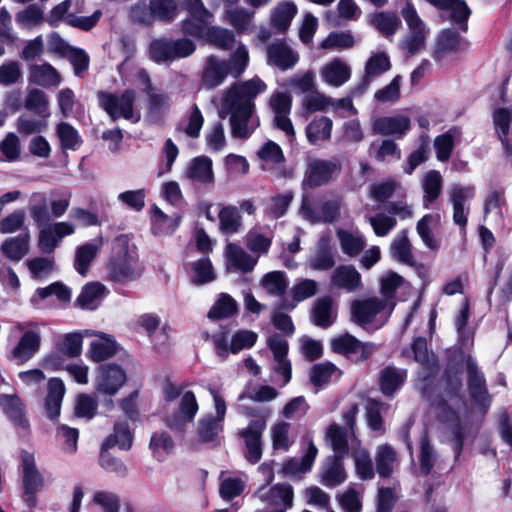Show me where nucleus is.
I'll list each match as a JSON object with an SVG mask.
<instances>
[{
    "label": "nucleus",
    "mask_w": 512,
    "mask_h": 512,
    "mask_svg": "<svg viewBox=\"0 0 512 512\" xmlns=\"http://www.w3.org/2000/svg\"><path fill=\"white\" fill-rule=\"evenodd\" d=\"M266 84L257 76L234 84L223 100L220 117L230 114L231 134L234 138L247 139L255 127L249 128L254 111V99L266 90Z\"/></svg>",
    "instance_id": "1"
},
{
    "label": "nucleus",
    "mask_w": 512,
    "mask_h": 512,
    "mask_svg": "<svg viewBox=\"0 0 512 512\" xmlns=\"http://www.w3.org/2000/svg\"><path fill=\"white\" fill-rule=\"evenodd\" d=\"M127 235H118L112 246V253L107 265L108 275L114 282L125 283L137 280L142 273L134 247H130Z\"/></svg>",
    "instance_id": "2"
},
{
    "label": "nucleus",
    "mask_w": 512,
    "mask_h": 512,
    "mask_svg": "<svg viewBox=\"0 0 512 512\" xmlns=\"http://www.w3.org/2000/svg\"><path fill=\"white\" fill-rule=\"evenodd\" d=\"M387 311H389L387 301H382L381 298L354 300L351 303V320L362 328L374 324V327L379 329L390 317H386Z\"/></svg>",
    "instance_id": "3"
},
{
    "label": "nucleus",
    "mask_w": 512,
    "mask_h": 512,
    "mask_svg": "<svg viewBox=\"0 0 512 512\" xmlns=\"http://www.w3.org/2000/svg\"><path fill=\"white\" fill-rule=\"evenodd\" d=\"M182 5L188 15L180 22L181 32L203 39L211 27L213 15L205 8L202 0H183Z\"/></svg>",
    "instance_id": "4"
},
{
    "label": "nucleus",
    "mask_w": 512,
    "mask_h": 512,
    "mask_svg": "<svg viewBox=\"0 0 512 512\" xmlns=\"http://www.w3.org/2000/svg\"><path fill=\"white\" fill-rule=\"evenodd\" d=\"M196 50V44L189 38H170L155 39L150 43V57L156 63L173 61L186 58L192 55Z\"/></svg>",
    "instance_id": "5"
},
{
    "label": "nucleus",
    "mask_w": 512,
    "mask_h": 512,
    "mask_svg": "<svg viewBox=\"0 0 512 512\" xmlns=\"http://www.w3.org/2000/svg\"><path fill=\"white\" fill-rule=\"evenodd\" d=\"M471 43L453 28H446L439 32L436 38L432 57L440 63L448 57L458 58L468 52Z\"/></svg>",
    "instance_id": "6"
},
{
    "label": "nucleus",
    "mask_w": 512,
    "mask_h": 512,
    "mask_svg": "<svg viewBox=\"0 0 512 512\" xmlns=\"http://www.w3.org/2000/svg\"><path fill=\"white\" fill-rule=\"evenodd\" d=\"M411 348L414 360L421 366L418 380L422 383V392L427 393L440 370L438 358L434 353L428 352L427 341L424 337L415 338Z\"/></svg>",
    "instance_id": "7"
},
{
    "label": "nucleus",
    "mask_w": 512,
    "mask_h": 512,
    "mask_svg": "<svg viewBox=\"0 0 512 512\" xmlns=\"http://www.w3.org/2000/svg\"><path fill=\"white\" fill-rule=\"evenodd\" d=\"M100 106L111 117L117 120L121 117L132 120L134 117V102L136 93L132 89L125 90L120 96L105 91L98 92Z\"/></svg>",
    "instance_id": "8"
},
{
    "label": "nucleus",
    "mask_w": 512,
    "mask_h": 512,
    "mask_svg": "<svg viewBox=\"0 0 512 512\" xmlns=\"http://www.w3.org/2000/svg\"><path fill=\"white\" fill-rule=\"evenodd\" d=\"M330 347L333 352L359 363L366 361L374 352L375 344L362 342L350 333H344L331 339Z\"/></svg>",
    "instance_id": "9"
},
{
    "label": "nucleus",
    "mask_w": 512,
    "mask_h": 512,
    "mask_svg": "<svg viewBox=\"0 0 512 512\" xmlns=\"http://www.w3.org/2000/svg\"><path fill=\"white\" fill-rule=\"evenodd\" d=\"M342 200L339 197L323 200L317 207H312L307 197H303L300 213L312 224H333L341 217Z\"/></svg>",
    "instance_id": "10"
},
{
    "label": "nucleus",
    "mask_w": 512,
    "mask_h": 512,
    "mask_svg": "<svg viewBox=\"0 0 512 512\" xmlns=\"http://www.w3.org/2000/svg\"><path fill=\"white\" fill-rule=\"evenodd\" d=\"M23 500L30 507H35L36 493L44 486V478L38 471L34 456L26 451L21 455Z\"/></svg>",
    "instance_id": "11"
},
{
    "label": "nucleus",
    "mask_w": 512,
    "mask_h": 512,
    "mask_svg": "<svg viewBox=\"0 0 512 512\" xmlns=\"http://www.w3.org/2000/svg\"><path fill=\"white\" fill-rule=\"evenodd\" d=\"M340 171L341 164L337 160L310 159L307 162L302 185L309 189L323 186Z\"/></svg>",
    "instance_id": "12"
},
{
    "label": "nucleus",
    "mask_w": 512,
    "mask_h": 512,
    "mask_svg": "<svg viewBox=\"0 0 512 512\" xmlns=\"http://www.w3.org/2000/svg\"><path fill=\"white\" fill-rule=\"evenodd\" d=\"M126 373L122 367L115 363L102 364L97 369L94 381L97 393L114 396L126 382Z\"/></svg>",
    "instance_id": "13"
},
{
    "label": "nucleus",
    "mask_w": 512,
    "mask_h": 512,
    "mask_svg": "<svg viewBox=\"0 0 512 512\" xmlns=\"http://www.w3.org/2000/svg\"><path fill=\"white\" fill-rule=\"evenodd\" d=\"M467 372V386L471 399L480 406L488 407L491 397L488 393L484 373L480 370L476 360L471 356L465 357Z\"/></svg>",
    "instance_id": "14"
},
{
    "label": "nucleus",
    "mask_w": 512,
    "mask_h": 512,
    "mask_svg": "<svg viewBox=\"0 0 512 512\" xmlns=\"http://www.w3.org/2000/svg\"><path fill=\"white\" fill-rule=\"evenodd\" d=\"M269 106L274 114V126L285 132L288 137H294L295 131L289 118L292 108V96L288 92H274L269 99Z\"/></svg>",
    "instance_id": "15"
},
{
    "label": "nucleus",
    "mask_w": 512,
    "mask_h": 512,
    "mask_svg": "<svg viewBox=\"0 0 512 512\" xmlns=\"http://www.w3.org/2000/svg\"><path fill=\"white\" fill-rule=\"evenodd\" d=\"M199 406L192 391L183 394L178 410L168 415L165 419L166 425L173 431L183 433L186 426L193 422Z\"/></svg>",
    "instance_id": "16"
},
{
    "label": "nucleus",
    "mask_w": 512,
    "mask_h": 512,
    "mask_svg": "<svg viewBox=\"0 0 512 512\" xmlns=\"http://www.w3.org/2000/svg\"><path fill=\"white\" fill-rule=\"evenodd\" d=\"M75 227L70 222H55L41 227L38 236V248L43 254H52L65 236L72 235Z\"/></svg>",
    "instance_id": "17"
},
{
    "label": "nucleus",
    "mask_w": 512,
    "mask_h": 512,
    "mask_svg": "<svg viewBox=\"0 0 512 512\" xmlns=\"http://www.w3.org/2000/svg\"><path fill=\"white\" fill-rule=\"evenodd\" d=\"M264 423L249 422L248 426L239 431V436L243 438L246 452L245 459L250 464L258 463L263 454V441L262 436L264 433Z\"/></svg>",
    "instance_id": "18"
},
{
    "label": "nucleus",
    "mask_w": 512,
    "mask_h": 512,
    "mask_svg": "<svg viewBox=\"0 0 512 512\" xmlns=\"http://www.w3.org/2000/svg\"><path fill=\"white\" fill-rule=\"evenodd\" d=\"M307 449L302 458L291 457L283 462L278 471L283 477L300 478L301 474L309 472L318 454V449L311 438H307Z\"/></svg>",
    "instance_id": "19"
},
{
    "label": "nucleus",
    "mask_w": 512,
    "mask_h": 512,
    "mask_svg": "<svg viewBox=\"0 0 512 512\" xmlns=\"http://www.w3.org/2000/svg\"><path fill=\"white\" fill-rule=\"evenodd\" d=\"M41 333L38 329L25 331L10 352V359L22 365L32 359L40 350Z\"/></svg>",
    "instance_id": "20"
},
{
    "label": "nucleus",
    "mask_w": 512,
    "mask_h": 512,
    "mask_svg": "<svg viewBox=\"0 0 512 512\" xmlns=\"http://www.w3.org/2000/svg\"><path fill=\"white\" fill-rule=\"evenodd\" d=\"M267 63L282 71L293 68L299 61V55L285 40H277L270 43L266 48Z\"/></svg>",
    "instance_id": "21"
},
{
    "label": "nucleus",
    "mask_w": 512,
    "mask_h": 512,
    "mask_svg": "<svg viewBox=\"0 0 512 512\" xmlns=\"http://www.w3.org/2000/svg\"><path fill=\"white\" fill-rule=\"evenodd\" d=\"M474 195L475 189L472 186L453 185L449 192V200L453 206V221L461 229H465L468 222L469 207L465 208V202Z\"/></svg>",
    "instance_id": "22"
},
{
    "label": "nucleus",
    "mask_w": 512,
    "mask_h": 512,
    "mask_svg": "<svg viewBox=\"0 0 512 512\" xmlns=\"http://www.w3.org/2000/svg\"><path fill=\"white\" fill-rule=\"evenodd\" d=\"M410 129V118L401 114L379 117L373 122L372 126L374 134L394 136L396 139L403 138Z\"/></svg>",
    "instance_id": "23"
},
{
    "label": "nucleus",
    "mask_w": 512,
    "mask_h": 512,
    "mask_svg": "<svg viewBox=\"0 0 512 512\" xmlns=\"http://www.w3.org/2000/svg\"><path fill=\"white\" fill-rule=\"evenodd\" d=\"M256 494L263 502H268L273 506L281 505V509H285V511L293 506V487L288 483H278L271 486L269 489L265 486H261Z\"/></svg>",
    "instance_id": "24"
},
{
    "label": "nucleus",
    "mask_w": 512,
    "mask_h": 512,
    "mask_svg": "<svg viewBox=\"0 0 512 512\" xmlns=\"http://www.w3.org/2000/svg\"><path fill=\"white\" fill-rule=\"evenodd\" d=\"M439 10L449 11L450 19L459 26L460 31H468V19L471 15V9L465 0H425Z\"/></svg>",
    "instance_id": "25"
},
{
    "label": "nucleus",
    "mask_w": 512,
    "mask_h": 512,
    "mask_svg": "<svg viewBox=\"0 0 512 512\" xmlns=\"http://www.w3.org/2000/svg\"><path fill=\"white\" fill-rule=\"evenodd\" d=\"M228 73L224 60L215 55L206 58L201 74V85L205 89H214L221 85Z\"/></svg>",
    "instance_id": "26"
},
{
    "label": "nucleus",
    "mask_w": 512,
    "mask_h": 512,
    "mask_svg": "<svg viewBox=\"0 0 512 512\" xmlns=\"http://www.w3.org/2000/svg\"><path fill=\"white\" fill-rule=\"evenodd\" d=\"M330 242L329 236L319 238L316 251L308 260V265L311 269L316 271H328L335 266V253Z\"/></svg>",
    "instance_id": "27"
},
{
    "label": "nucleus",
    "mask_w": 512,
    "mask_h": 512,
    "mask_svg": "<svg viewBox=\"0 0 512 512\" xmlns=\"http://www.w3.org/2000/svg\"><path fill=\"white\" fill-rule=\"evenodd\" d=\"M343 459L336 456H328L322 464L320 482L329 488H334L346 480V472Z\"/></svg>",
    "instance_id": "28"
},
{
    "label": "nucleus",
    "mask_w": 512,
    "mask_h": 512,
    "mask_svg": "<svg viewBox=\"0 0 512 512\" xmlns=\"http://www.w3.org/2000/svg\"><path fill=\"white\" fill-rule=\"evenodd\" d=\"M147 95V115L153 120H159L166 114L171 107V97L165 93L160 92L152 86L150 80L147 79V86L144 89Z\"/></svg>",
    "instance_id": "29"
},
{
    "label": "nucleus",
    "mask_w": 512,
    "mask_h": 512,
    "mask_svg": "<svg viewBox=\"0 0 512 512\" xmlns=\"http://www.w3.org/2000/svg\"><path fill=\"white\" fill-rule=\"evenodd\" d=\"M407 379V370L395 366H386L380 371V391L386 397H393Z\"/></svg>",
    "instance_id": "30"
},
{
    "label": "nucleus",
    "mask_w": 512,
    "mask_h": 512,
    "mask_svg": "<svg viewBox=\"0 0 512 512\" xmlns=\"http://www.w3.org/2000/svg\"><path fill=\"white\" fill-rule=\"evenodd\" d=\"M336 237L341 251L350 258L359 256L367 245L365 236L358 230L350 231L339 228L336 230Z\"/></svg>",
    "instance_id": "31"
},
{
    "label": "nucleus",
    "mask_w": 512,
    "mask_h": 512,
    "mask_svg": "<svg viewBox=\"0 0 512 512\" xmlns=\"http://www.w3.org/2000/svg\"><path fill=\"white\" fill-rule=\"evenodd\" d=\"M64 394L63 381L60 378H51L48 382V393L44 403L45 414L51 421H56L60 416Z\"/></svg>",
    "instance_id": "32"
},
{
    "label": "nucleus",
    "mask_w": 512,
    "mask_h": 512,
    "mask_svg": "<svg viewBox=\"0 0 512 512\" xmlns=\"http://www.w3.org/2000/svg\"><path fill=\"white\" fill-rule=\"evenodd\" d=\"M223 431V423L211 414L205 415L198 420L197 437L201 443L211 444L213 447L220 446V433Z\"/></svg>",
    "instance_id": "33"
},
{
    "label": "nucleus",
    "mask_w": 512,
    "mask_h": 512,
    "mask_svg": "<svg viewBox=\"0 0 512 512\" xmlns=\"http://www.w3.org/2000/svg\"><path fill=\"white\" fill-rule=\"evenodd\" d=\"M219 207L218 220L219 231L223 235H233L238 233L242 227V216L238 207L234 205L217 204Z\"/></svg>",
    "instance_id": "34"
},
{
    "label": "nucleus",
    "mask_w": 512,
    "mask_h": 512,
    "mask_svg": "<svg viewBox=\"0 0 512 512\" xmlns=\"http://www.w3.org/2000/svg\"><path fill=\"white\" fill-rule=\"evenodd\" d=\"M368 23L386 38H391L402 27L400 18L391 11L369 14Z\"/></svg>",
    "instance_id": "35"
},
{
    "label": "nucleus",
    "mask_w": 512,
    "mask_h": 512,
    "mask_svg": "<svg viewBox=\"0 0 512 512\" xmlns=\"http://www.w3.org/2000/svg\"><path fill=\"white\" fill-rule=\"evenodd\" d=\"M331 284L353 292L361 286V275L353 265H340L331 274Z\"/></svg>",
    "instance_id": "36"
},
{
    "label": "nucleus",
    "mask_w": 512,
    "mask_h": 512,
    "mask_svg": "<svg viewBox=\"0 0 512 512\" xmlns=\"http://www.w3.org/2000/svg\"><path fill=\"white\" fill-rule=\"evenodd\" d=\"M107 294L106 287L99 282L87 283L78 295L75 305L84 310L97 309Z\"/></svg>",
    "instance_id": "37"
},
{
    "label": "nucleus",
    "mask_w": 512,
    "mask_h": 512,
    "mask_svg": "<svg viewBox=\"0 0 512 512\" xmlns=\"http://www.w3.org/2000/svg\"><path fill=\"white\" fill-rule=\"evenodd\" d=\"M439 407L444 415L441 416L443 421H455L451 427L452 432V449L457 460L461 455L464 439L466 435L465 426L459 421L457 413L451 409L445 401L439 403Z\"/></svg>",
    "instance_id": "38"
},
{
    "label": "nucleus",
    "mask_w": 512,
    "mask_h": 512,
    "mask_svg": "<svg viewBox=\"0 0 512 512\" xmlns=\"http://www.w3.org/2000/svg\"><path fill=\"white\" fill-rule=\"evenodd\" d=\"M225 254L228 266L243 273L251 272L257 263V258L249 255L240 245L235 243L227 244Z\"/></svg>",
    "instance_id": "39"
},
{
    "label": "nucleus",
    "mask_w": 512,
    "mask_h": 512,
    "mask_svg": "<svg viewBox=\"0 0 512 512\" xmlns=\"http://www.w3.org/2000/svg\"><path fill=\"white\" fill-rule=\"evenodd\" d=\"M0 406L7 417L17 426L23 429L29 427L25 417V409L21 399L17 395H0Z\"/></svg>",
    "instance_id": "40"
},
{
    "label": "nucleus",
    "mask_w": 512,
    "mask_h": 512,
    "mask_svg": "<svg viewBox=\"0 0 512 512\" xmlns=\"http://www.w3.org/2000/svg\"><path fill=\"white\" fill-rule=\"evenodd\" d=\"M102 246V238L98 241L87 242L78 246L75 251L74 268L82 276H85L92 261L96 258Z\"/></svg>",
    "instance_id": "41"
},
{
    "label": "nucleus",
    "mask_w": 512,
    "mask_h": 512,
    "mask_svg": "<svg viewBox=\"0 0 512 512\" xmlns=\"http://www.w3.org/2000/svg\"><path fill=\"white\" fill-rule=\"evenodd\" d=\"M336 319V313L333 310V299L331 296L318 298L312 308L311 320L321 328L330 327Z\"/></svg>",
    "instance_id": "42"
},
{
    "label": "nucleus",
    "mask_w": 512,
    "mask_h": 512,
    "mask_svg": "<svg viewBox=\"0 0 512 512\" xmlns=\"http://www.w3.org/2000/svg\"><path fill=\"white\" fill-rule=\"evenodd\" d=\"M321 76L327 84L339 87L350 79L351 69L344 61L336 58L322 69Z\"/></svg>",
    "instance_id": "43"
},
{
    "label": "nucleus",
    "mask_w": 512,
    "mask_h": 512,
    "mask_svg": "<svg viewBox=\"0 0 512 512\" xmlns=\"http://www.w3.org/2000/svg\"><path fill=\"white\" fill-rule=\"evenodd\" d=\"M333 121L326 116L315 117L306 127V137L311 145H319L331 138Z\"/></svg>",
    "instance_id": "44"
},
{
    "label": "nucleus",
    "mask_w": 512,
    "mask_h": 512,
    "mask_svg": "<svg viewBox=\"0 0 512 512\" xmlns=\"http://www.w3.org/2000/svg\"><path fill=\"white\" fill-rule=\"evenodd\" d=\"M398 457L395 449L390 444L379 445L375 452V465L378 475L389 478L394 471V465Z\"/></svg>",
    "instance_id": "45"
},
{
    "label": "nucleus",
    "mask_w": 512,
    "mask_h": 512,
    "mask_svg": "<svg viewBox=\"0 0 512 512\" xmlns=\"http://www.w3.org/2000/svg\"><path fill=\"white\" fill-rule=\"evenodd\" d=\"M423 190V206L429 208L441 194L443 187V178L439 171L430 170L422 179L421 182Z\"/></svg>",
    "instance_id": "46"
},
{
    "label": "nucleus",
    "mask_w": 512,
    "mask_h": 512,
    "mask_svg": "<svg viewBox=\"0 0 512 512\" xmlns=\"http://www.w3.org/2000/svg\"><path fill=\"white\" fill-rule=\"evenodd\" d=\"M29 233L7 238L1 245L4 256L12 261H20L29 251Z\"/></svg>",
    "instance_id": "47"
},
{
    "label": "nucleus",
    "mask_w": 512,
    "mask_h": 512,
    "mask_svg": "<svg viewBox=\"0 0 512 512\" xmlns=\"http://www.w3.org/2000/svg\"><path fill=\"white\" fill-rule=\"evenodd\" d=\"M186 175L189 179L199 183H213L214 175L211 159L206 156L194 158L187 168Z\"/></svg>",
    "instance_id": "48"
},
{
    "label": "nucleus",
    "mask_w": 512,
    "mask_h": 512,
    "mask_svg": "<svg viewBox=\"0 0 512 512\" xmlns=\"http://www.w3.org/2000/svg\"><path fill=\"white\" fill-rule=\"evenodd\" d=\"M29 82L43 86H56L60 83L61 77L57 70L50 64L32 65L29 70Z\"/></svg>",
    "instance_id": "49"
},
{
    "label": "nucleus",
    "mask_w": 512,
    "mask_h": 512,
    "mask_svg": "<svg viewBox=\"0 0 512 512\" xmlns=\"http://www.w3.org/2000/svg\"><path fill=\"white\" fill-rule=\"evenodd\" d=\"M326 438L329 440L334 455L345 458L349 454L348 430L336 423L331 424L326 431Z\"/></svg>",
    "instance_id": "50"
},
{
    "label": "nucleus",
    "mask_w": 512,
    "mask_h": 512,
    "mask_svg": "<svg viewBox=\"0 0 512 512\" xmlns=\"http://www.w3.org/2000/svg\"><path fill=\"white\" fill-rule=\"evenodd\" d=\"M512 121V110L508 108H498L493 114V123L498 132L499 139L505 147L506 154L512 155V141L508 140L507 135Z\"/></svg>",
    "instance_id": "51"
},
{
    "label": "nucleus",
    "mask_w": 512,
    "mask_h": 512,
    "mask_svg": "<svg viewBox=\"0 0 512 512\" xmlns=\"http://www.w3.org/2000/svg\"><path fill=\"white\" fill-rule=\"evenodd\" d=\"M387 410V405L380 400L369 398L366 404V422L370 430L383 435L386 431L382 412Z\"/></svg>",
    "instance_id": "52"
},
{
    "label": "nucleus",
    "mask_w": 512,
    "mask_h": 512,
    "mask_svg": "<svg viewBox=\"0 0 512 512\" xmlns=\"http://www.w3.org/2000/svg\"><path fill=\"white\" fill-rule=\"evenodd\" d=\"M204 124V117L197 106L193 104L185 118H183L176 127V130L184 132L190 138H198Z\"/></svg>",
    "instance_id": "53"
},
{
    "label": "nucleus",
    "mask_w": 512,
    "mask_h": 512,
    "mask_svg": "<svg viewBox=\"0 0 512 512\" xmlns=\"http://www.w3.org/2000/svg\"><path fill=\"white\" fill-rule=\"evenodd\" d=\"M29 213L38 228L52 225L49 204L44 194H33Z\"/></svg>",
    "instance_id": "54"
},
{
    "label": "nucleus",
    "mask_w": 512,
    "mask_h": 512,
    "mask_svg": "<svg viewBox=\"0 0 512 512\" xmlns=\"http://www.w3.org/2000/svg\"><path fill=\"white\" fill-rule=\"evenodd\" d=\"M133 443V435L127 422H118L114 425V432L103 442L104 449L118 446L122 450H129Z\"/></svg>",
    "instance_id": "55"
},
{
    "label": "nucleus",
    "mask_w": 512,
    "mask_h": 512,
    "mask_svg": "<svg viewBox=\"0 0 512 512\" xmlns=\"http://www.w3.org/2000/svg\"><path fill=\"white\" fill-rule=\"evenodd\" d=\"M342 371L332 362L326 361L312 366L310 370V381L314 386L321 387L328 384L333 377L338 379Z\"/></svg>",
    "instance_id": "56"
},
{
    "label": "nucleus",
    "mask_w": 512,
    "mask_h": 512,
    "mask_svg": "<svg viewBox=\"0 0 512 512\" xmlns=\"http://www.w3.org/2000/svg\"><path fill=\"white\" fill-rule=\"evenodd\" d=\"M297 13V7L292 2H283L276 6L271 13V24L278 32H285Z\"/></svg>",
    "instance_id": "57"
},
{
    "label": "nucleus",
    "mask_w": 512,
    "mask_h": 512,
    "mask_svg": "<svg viewBox=\"0 0 512 512\" xmlns=\"http://www.w3.org/2000/svg\"><path fill=\"white\" fill-rule=\"evenodd\" d=\"M402 283L403 278L395 272H389L381 279V294L383 296L381 300L387 301V305L389 306V311H387L386 317L391 315L396 305L395 293Z\"/></svg>",
    "instance_id": "58"
},
{
    "label": "nucleus",
    "mask_w": 512,
    "mask_h": 512,
    "mask_svg": "<svg viewBox=\"0 0 512 512\" xmlns=\"http://www.w3.org/2000/svg\"><path fill=\"white\" fill-rule=\"evenodd\" d=\"M391 256L400 263L413 265L414 259L407 231L402 230L390 245Z\"/></svg>",
    "instance_id": "59"
},
{
    "label": "nucleus",
    "mask_w": 512,
    "mask_h": 512,
    "mask_svg": "<svg viewBox=\"0 0 512 512\" xmlns=\"http://www.w3.org/2000/svg\"><path fill=\"white\" fill-rule=\"evenodd\" d=\"M225 16L238 33H246L252 28L253 11L242 7L230 8L226 10Z\"/></svg>",
    "instance_id": "60"
},
{
    "label": "nucleus",
    "mask_w": 512,
    "mask_h": 512,
    "mask_svg": "<svg viewBox=\"0 0 512 512\" xmlns=\"http://www.w3.org/2000/svg\"><path fill=\"white\" fill-rule=\"evenodd\" d=\"M191 282L196 285H204L215 280V272L208 257H202L191 265Z\"/></svg>",
    "instance_id": "61"
},
{
    "label": "nucleus",
    "mask_w": 512,
    "mask_h": 512,
    "mask_svg": "<svg viewBox=\"0 0 512 512\" xmlns=\"http://www.w3.org/2000/svg\"><path fill=\"white\" fill-rule=\"evenodd\" d=\"M117 351L118 345L112 338L95 340L90 345L89 357L99 363L113 357Z\"/></svg>",
    "instance_id": "62"
},
{
    "label": "nucleus",
    "mask_w": 512,
    "mask_h": 512,
    "mask_svg": "<svg viewBox=\"0 0 512 512\" xmlns=\"http://www.w3.org/2000/svg\"><path fill=\"white\" fill-rule=\"evenodd\" d=\"M237 310V302L230 295L221 293L218 300L209 310L208 317L216 320L229 318L236 314Z\"/></svg>",
    "instance_id": "63"
},
{
    "label": "nucleus",
    "mask_w": 512,
    "mask_h": 512,
    "mask_svg": "<svg viewBox=\"0 0 512 512\" xmlns=\"http://www.w3.org/2000/svg\"><path fill=\"white\" fill-rule=\"evenodd\" d=\"M128 18L132 24L149 27L154 23L149 0H139L128 11Z\"/></svg>",
    "instance_id": "64"
}]
</instances>
